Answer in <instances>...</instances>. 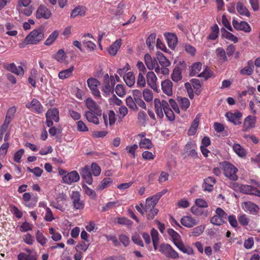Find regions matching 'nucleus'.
<instances>
[{
    "label": "nucleus",
    "instance_id": "2eb2a0df",
    "mask_svg": "<svg viewBox=\"0 0 260 260\" xmlns=\"http://www.w3.org/2000/svg\"><path fill=\"white\" fill-rule=\"evenodd\" d=\"M4 68L6 70L11 72L18 76H23L24 71L22 66L17 67L14 63H6L4 65Z\"/></svg>",
    "mask_w": 260,
    "mask_h": 260
},
{
    "label": "nucleus",
    "instance_id": "1a4fd4ad",
    "mask_svg": "<svg viewBox=\"0 0 260 260\" xmlns=\"http://www.w3.org/2000/svg\"><path fill=\"white\" fill-rule=\"evenodd\" d=\"M159 250L167 257L173 259H176L179 257V255L177 252H176L169 244H161L160 246Z\"/></svg>",
    "mask_w": 260,
    "mask_h": 260
},
{
    "label": "nucleus",
    "instance_id": "f03ea898",
    "mask_svg": "<svg viewBox=\"0 0 260 260\" xmlns=\"http://www.w3.org/2000/svg\"><path fill=\"white\" fill-rule=\"evenodd\" d=\"M219 166L225 177L232 181L238 180V176L237 173L238 170L234 165L228 161H223L220 162Z\"/></svg>",
    "mask_w": 260,
    "mask_h": 260
},
{
    "label": "nucleus",
    "instance_id": "052dcab7",
    "mask_svg": "<svg viewBox=\"0 0 260 260\" xmlns=\"http://www.w3.org/2000/svg\"><path fill=\"white\" fill-rule=\"evenodd\" d=\"M238 219L240 224L243 226H247L249 222V219L245 214L239 215L238 217Z\"/></svg>",
    "mask_w": 260,
    "mask_h": 260
},
{
    "label": "nucleus",
    "instance_id": "603ef678",
    "mask_svg": "<svg viewBox=\"0 0 260 260\" xmlns=\"http://www.w3.org/2000/svg\"><path fill=\"white\" fill-rule=\"evenodd\" d=\"M139 146L141 148L149 149L152 148V144L150 139L145 138L140 141Z\"/></svg>",
    "mask_w": 260,
    "mask_h": 260
},
{
    "label": "nucleus",
    "instance_id": "0e129e2a",
    "mask_svg": "<svg viewBox=\"0 0 260 260\" xmlns=\"http://www.w3.org/2000/svg\"><path fill=\"white\" fill-rule=\"evenodd\" d=\"M143 98L146 102H150L153 99V93L148 89H145L143 92Z\"/></svg>",
    "mask_w": 260,
    "mask_h": 260
},
{
    "label": "nucleus",
    "instance_id": "79ce46f5",
    "mask_svg": "<svg viewBox=\"0 0 260 260\" xmlns=\"http://www.w3.org/2000/svg\"><path fill=\"white\" fill-rule=\"evenodd\" d=\"M216 53L218 60L220 62H224L228 60L226 53L222 48L219 47L217 48L216 49Z\"/></svg>",
    "mask_w": 260,
    "mask_h": 260
},
{
    "label": "nucleus",
    "instance_id": "412c9836",
    "mask_svg": "<svg viewBox=\"0 0 260 260\" xmlns=\"http://www.w3.org/2000/svg\"><path fill=\"white\" fill-rule=\"evenodd\" d=\"M168 45L171 49H174L177 44V37L173 33L168 32L165 34Z\"/></svg>",
    "mask_w": 260,
    "mask_h": 260
},
{
    "label": "nucleus",
    "instance_id": "4c0bfd02",
    "mask_svg": "<svg viewBox=\"0 0 260 260\" xmlns=\"http://www.w3.org/2000/svg\"><path fill=\"white\" fill-rule=\"evenodd\" d=\"M202 64L200 62L193 63L189 68L190 76H194L198 74L202 69Z\"/></svg>",
    "mask_w": 260,
    "mask_h": 260
},
{
    "label": "nucleus",
    "instance_id": "49530a36",
    "mask_svg": "<svg viewBox=\"0 0 260 260\" xmlns=\"http://www.w3.org/2000/svg\"><path fill=\"white\" fill-rule=\"evenodd\" d=\"M36 238L37 242L42 246H44L47 242V239L39 230H38L36 233Z\"/></svg>",
    "mask_w": 260,
    "mask_h": 260
},
{
    "label": "nucleus",
    "instance_id": "f3484780",
    "mask_svg": "<svg viewBox=\"0 0 260 260\" xmlns=\"http://www.w3.org/2000/svg\"><path fill=\"white\" fill-rule=\"evenodd\" d=\"M79 179V175L76 171H71L64 175L62 177L63 182L68 184H71L73 183L77 182Z\"/></svg>",
    "mask_w": 260,
    "mask_h": 260
},
{
    "label": "nucleus",
    "instance_id": "8fccbe9b",
    "mask_svg": "<svg viewBox=\"0 0 260 260\" xmlns=\"http://www.w3.org/2000/svg\"><path fill=\"white\" fill-rule=\"evenodd\" d=\"M168 233L172 237L175 244L180 241V236L173 229H169L168 230Z\"/></svg>",
    "mask_w": 260,
    "mask_h": 260
},
{
    "label": "nucleus",
    "instance_id": "0eeeda50",
    "mask_svg": "<svg viewBox=\"0 0 260 260\" xmlns=\"http://www.w3.org/2000/svg\"><path fill=\"white\" fill-rule=\"evenodd\" d=\"M53 120L56 122L59 120V111L56 108L48 109L46 113V124L48 127L53 125Z\"/></svg>",
    "mask_w": 260,
    "mask_h": 260
},
{
    "label": "nucleus",
    "instance_id": "72a5a7b5",
    "mask_svg": "<svg viewBox=\"0 0 260 260\" xmlns=\"http://www.w3.org/2000/svg\"><path fill=\"white\" fill-rule=\"evenodd\" d=\"M84 116L89 122L93 123L95 124H98L99 123V120L97 117L98 115L93 112L85 111Z\"/></svg>",
    "mask_w": 260,
    "mask_h": 260
},
{
    "label": "nucleus",
    "instance_id": "de8ad7c7",
    "mask_svg": "<svg viewBox=\"0 0 260 260\" xmlns=\"http://www.w3.org/2000/svg\"><path fill=\"white\" fill-rule=\"evenodd\" d=\"M205 228V227L204 225H200L196 228H193L190 234V236L193 237L199 236L203 233Z\"/></svg>",
    "mask_w": 260,
    "mask_h": 260
},
{
    "label": "nucleus",
    "instance_id": "20e7f679",
    "mask_svg": "<svg viewBox=\"0 0 260 260\" xmlns=\"http://www.w3.org/2000/svg\"><path fill=\"white\" fill-rule=\"evenodd\" d=\"M228 214L220 207H217L215 214L211 218L210 222L215 225L220 226L226 222Z\"/></svg>",
    "mask_w": 260,
    "mask_h": 260
},
{
    "label": "nucleus",
    "instance_id": "4468645a",
    "mask_svg": "<svg viewBox=\"0 0 260 260\" xmlns=\"http://www.w3.org/2000/svg\"><path fill=\"white\" fill-rule=\"evenodd\" d=\"M25 107L38 114L41 113L44 111L43 106L39 101L36 99H34L31 102L27 103Z\"/></svg>",
    "mask_w": 260,
    "mask_h": 260
},
{
    "label": "nucleus",
    "instance_id": "a211bd4d",
    "mask_svg": "<svg viewBox=\"0 0 260 260\" xmlns=\"http://www.w3.org/2000/svg\"><path fill=\"white\" fill-rule=\"evenodd\" d=\"M256 122V117L252 115L247 116L243 122L242 131L246 132L250 129L253 128Z\"/></svg>",
    "mask_w": 260,
    "mask_h": 260
},
{
    "label": "nucleus",
    "instance_id": "aec40b11",
    "mask_svg": "<svg viewBox=\"0 0 260 260\" xmlns=\"http://www.w3.org/2000/svg\"><path fill=\"white\" fill-rule=\"evenodd\" d=\"M110 78L108 74L104 77L103 84L102 90L106 95H109L110 93L114 92V88L112 87V85L110 84Z\"/></svg>",
    "mask_w": 260,
    "mask_h": 260
},
{
    "label": "nucleus",
    "instance_id": "4d7b16f0",
    "mask_svg": "<svg viewBox=\"0 0 260 260\" xmlns=\"http://www.w3.org/2000/svg\"><path fill=\"white\" fill-rule=\"evenodd\" d=\"M145 74H143V73H139L137 84V86L140 88L145 87L146 85V80L144 76Z\"/></svg>",
    "mask_w": 260,
    "mask_h": 260
},
{
    "label": "nucleus",
    "instance_id": "864d4df0",
    "mask_svg": "<svg viewBox=\"0 0 260 260\" xmlns=\"http://www.w3.org/2000/svg\"><path fill=\"white\" fill-rule=\"evenodd\" d=\"M18 260H37L35 255L32 254H27L25 253H20L18 255Z\"/></svg>",
    "mask_w": 260,
    "mask_h": 260
},
{
    "label": "nucleus",
    "instance_id": "09e8293b",
    "mask_svg": "<svg viewBox=\"0 0 260 260\" xmlns=\"http://www.w3.org/2000/svg\"><path fill=\"white\" fill-rule=\"evenodd\" d=\"M156 35L155 34H150L146 41V44L148 47L152 49L154 48L155 43Z\"/></svg>",
    "mask_w": 260,
    "mask_h": 260
},
{
    "label": "nucleus",
    "instance_id": "473e14b6",
    "mask_svg": "<svg viewBox=\"0 0 260 260\" xmlns=\"http://www.w3.org/2000/svg\"><path fill=\"white\" fill-rule=\"evenodd\" d=\"M86 9L82 6H79L74 9L71 13V17L74 18L76 16H83L85 15Z\"/></svg>",
    "mask_w": 260,
    "mask_h": 260
},
{
    "label": "nucleus",
    "instance_id": "dca6fc26",
    "mask_svg": "<svg viewBox=\"0 0 260 260\" xmlns=\"http://www.w3.org/2000/svg\"><path fill=\"white\" fill-rule=\"evenodd\" d=\"M80 173L85 182L89 185L92 184L93 181L92 173L90 168L88 166H86L81 168L80 171Z\"/></svg>",
    "mask_w": 260,
    "mask_h": 260
},
{
    "label": "nucleus",
    "instance_id": "bf43d9fd",
    "mask_svg": "<svg viewBox=\"0 0 260 260\" xmlns=\"http://www.w3.org/2000/svg\"><path fill=\"white\" fill-rule=\"evenodd\" d=\"M126 104L129 108L134 110H137L135 100L134 101L131 96H129L126 99Z\"/></svg>",
    "mask_w": 260,
    "mask_h": 260
},
{
    "label": "nucleus",
    "instance_id": "3c124183",
    "mask_svg": "<svg viewBox=\"0 0 260 260\" xmlns=\"http://www.w3.org/2000/svg\"><path fill=\"white\" fill-rule=\"evenodd\" d=\"M219 28L217 24H215L211 27V32L208 36V39L211 40H215L218 37Z\"/></svg>",
    "mask_w": 260,
    "mask_h": 260
},
{
    "label": "nucleus",
    "instance_id": "69168bd1",
    "mask_svg": "<svg viewBox=\"0 0 260 260\" xmlns=\"http://www.w3.org/2000/svg\"><path fill=\"white\" fill-rule=\"evenodd\" d=\"M227 219L229 222L230 225L234 228H237L238 226V223L236 219V217L234 215H228Z\"/></svg>",
    "mask_w": 260,
    "mask_h": 260
},
{
    "label": "nucleus",
    "instance_id": "f257e3e1",
    "mask_svg": "<svg viewBox=\"0 0 260 260\" xmlns=\"http://www.w3.org/2000/svg\"><path fill=\"white\" fill-rule=\"evenodd\" d=\"M160 194H155L146 200V204L144 208L148 219H153L157 214L158 210L155 208V205L160 199Z\"/></svg>",
    "mask_w": 260,
    "mask_h": 260
},
{
    "label": "nucleus",
    "instance_id": "37998d69",
    "mask_svg": "<svg viewBox=\"0 0 260 260\" xmlns=\"http://www.w3.org/2000/svg\"><path fill=\"white\" fill-rule=\"evenodd\" d=\"M113 182V179L111 178H105L99 184L97 189L100 190L110 186Z\"/></svg>",
    "mask_w": 260,
    "mask_h": 260
},
{
    "label": "nucleus",
    "instance_id": "4be33fe9",
    "mask_svg": "<svg viewBox=\"0 0 260 260\" xmlns=\"http://www.w3.org/2000/svg\"><path fill=\"white\" fill-rule=\"evenodd\" d=\"M181 223L187 228H192L198 223V221L191 216L183 217L180 220Z\"/></svg>",
    "mask_w": 260,
    "mask_h": 260
},
{
    "label": "nucleus",
    "instance_id": "c85d7f7f",
    "mask_svg": "<svg viewBox=\"0 0 260 260\" xmlns=\"http://www.w3.org/2000/svg\"><path fill=\"white\" fill-rule=\"evenodd\" d=\"M156 58L161 67H168L171 65V62L169 59L159 51L156 52Z\"/></svg>",
    "mask_w": 260,
    "mask_h": 260
},
{
    "label": "nucleus",
    "instance_id": "a18cd8bd",
    "mask_svg": "<svg viewBox=\"0 0 260 260\" xmlns=\"http://www.w3.org/2000/svg\"><path fill=\"white\" fill-rule=\"evenodd\" d=\"M58 35L59 32L58 31H54L49 36L48 38L45 41L44 44L46 46L51 45L58 38Z\"/></svg>",
    "mask_w": 260,
    "mask_h": 260
},
{
    "label": "nucleus",
    "instance_id": "ea45409f",
    "mask_svg": "<svg viewBox=\"0 0 260 260\" xmlns=\"http://www.w3.org/2000/svg\"><path fill=\"white\" fill-rule=\"evenodd\" d=\"M175 245L180 250L184 253H187L189 255L193 254L192 248L190 247H186L181 241L177 243H175Z\"/></svg>",
    "mask_w": 260,
    "mask_h": 260
},
{
    "label": "nucleus",
    "instance_id": "5fc2aeb1",
    "mask_svg": "<svg viewBox=\"0 0 260 260\" xmlns=\"http://www.w3.org/2000/svg\"><path fill=\"white\" fill-rule=\"evenodd\" d=\"M179 103L181 109L184 111H186L190 106V101L186 98H181Z\"/></svg>",
    "mask_w": 260,
    "mask_h": 260
},
{
    "label": "nucleus",
    "instance_id": "a878e982",
    "mask_svg": "<svg viewBox=\"0 0 260 260\" xmlns=\"http://www.w3.org/2000/svg\"><path fill=\"white\" fill-rule=\"evenodd\" d=\"M254 72V63L252 60H249L247 63V66L242 68L240 73L242 75L250 76Z\"/></svg>",
    "mask_w": 260,
    "mask_h": 260
},
{
    "label": "nucleus",
    "instance_id": "6e6552de",
    "mask_svg": "<svg viewBox=\"0 0 260 260\" xmlns=\"http://www.w3.org/2000/svg\"><path fill=\"white\" fill-rule=\"evenodd\" d=\"M155 112L158 117L162 118L164 117V113L169 105L165 100L160 101L159 99H155L154 100Z\"/></svg>",
    "mask_w": 260,
    "mask_h": 260
},
{
    "label": "nucleus",
    "instance_id": "9b49d317",
    "mask_svg": "<svg viewBox=\"0 0 260 260\" xmlns=\"http://www.w3.org/2000/svg\"><path fill=\"white\" fill-rule=\"evenodd\" d=\"M85 104L87 108L89 110L88 111L93 112L97 115H102L101 108L92 98H88L85 101Z\"/></svg>",
    "mask_w": 260,
    "mask_h": 260
},
{
    "label": "nucleus",
    "instance_id": "7ed1b4c3",
    "mask_svg": "<svg viewBox=\"0 0 260 260\" xmlns=\"http://www.w3.org/2000/svg\"><path fill=\"white\" fill-rule=\"evenodd\" d=\"M44 38L43 31L40 28L35 29L28 35L24 40V42L19 45L20 48H23L28 44H37Z\"/></svg>",
    "mask_w": 260,
    "mask_h": 260
},
{
    "label": "nucleus",
    "instance_id": "39448f33",
    "mask_svg": "<svg viewBox=\"0 0 260 260\" xmlns=\"http://www.w3.org/2000/svg\"><path fill=\"white\" fill-rule=\"evenodd\" d=\"M235 189H238L240 192L246 194L254 195L260 197V190L255 187L246 184H241L238 183H234Z\"/></svg>",
    "mask_w": 260,
    "mask_h": 260
},
{
    "label": "nucleus",
    "instance_id": "6ab92c4d",
    "mask_svg": "<svg viewBox=\"0 0 260 260\" xmlns=\"http://www.w3.org/2000/svg\"><path fill=\"white\" fill-rule=\"evenodd\" d=\"M51 16L50 11L45 6H40L36 12V17L38 19H49Z\"/></svg>",
    "mask_w": 260,
    "mask_h": 260
},
{
    "label": "nucleus",
    "instance_id": "a19ab883",
    "mask_svg": "<svg viewBox=\"0 0 260 260\" xmlns=\"http://www.w3.org/2000/svg\"><path fill=\"white\" fill-rule=\"evenodd\" d=\"M53 58L59 63H63L67 58L64 51L61 49L53 55Z\"/></svg>",
    "mask_w": 260,
    "mask_h": 260
},
{
    "label": "nucleus",
    "instance_id": "58836bf2",
    "mask_svg": "<svg viewBox=\"0 0 260 260\" xmlns=\"http://www.w3.org/2000/svg\"><path fill=\"white\" fill-rule=\"evenodd\" d=\"M172 79L174 82H178L182 79V72L181 68L178 67H175L172 74Z\"/></svg>",
    "mask_w": 260,
    "mask_h": 260
},
{
    "label": "nucleus",
    "instance_id": "e2e57ef3",
    "mask_svg": "<svg viewBox=\"0 0 260 260\" xmlns=\"http://www.w3.org/2000/svg\"><path fill=\"white\" fill-rule=\"evenodd\" d=\"M116 206H119L120 204L118 203V202H110L107 203L105 206L103 207L102 211L105 212L108 211L110 209L113 208Z\"/></svg>",
    "mask_w": 260,
    "mask_h": 260
},
{
    "label": "nucleus",
    "instance_id": "2f4dec72",
    "mask_svg": "<svg viewBox=\"0 0 260 260\" xmlns=\"http://www.w3.org/2000/svg\"><path fill=\"white\" fill-rule=\"evenodd\" d=\"M186 152L189 155L193 157H197V152L196 150V146L191 142H188L185 147Z\"/></svg>",
    "mask_w": 260,
    "mask_h": 260
},
{
    "label": "nucleus",
    "instance_id": "b1692460",
    "mask_svg": "<svg viewBox=\"0 0 260 260\" xmlns=\"http://www.w3.org/2000/svg\"><path fill=\"white\" fill-rule=\"evenodd\" d=\"M173 83L169 79L165 80L161 82V89L164 93L168 96L173 94L172 91Z\"/></svg>",
    "mask_w": 260,
    "mask_h": 260
},
{
    "label": "nucleus",
    "instance_id": "13d9d810",
    "mask_svg": "<svg viewBox=\"0 0 260 260\" xmlns=\"http://www.w3.org/2000/svg\"><path fill=\"white\" fill-rule=\"evenodd\" d=\"M82 42L84 46L90 51H94L96 48V45L90 41L84 40Z\"/></svg>",
    "mask_w": 260,
    "mask_h": 260
},
{
    "label": "nucleus",
    "instance_id": "c756f323",
    "mask_svg": "<svg viewBox=\"0 0 260 260\" xmlns=\"http://www.w3.org/2000/svg\"><path fill=\"white\" fill-rule=\"evenodd\" d=\"M200 123V116L199 115H197L196 118L194 119L193 121H192L191 126H190L188 134L189 136H193L194 135L197 131V129L198 128V126L199 125Z\"/></svg>",
    "mask_w": 260,
    "mask_h": 260
},
{
    "label": "nucleus",
    "instance_id": "e433bc0d",
    "mask_svg": "<svg viewBox=\"0 0 260 260\" xmlns=\"http://www.w3.org/2000/svg\"><path fill=\"white\" fill-rule=\"evenodd\" d=\"M236 9L239 14L247 17L250 16V13L247 8L241 2H238L237 4Z\"/></svg>",
    "mask_w": 260,
    "mask_h": 260
},
{
    "label": "nucleus",
    "instance_id": "5701e85b",
    "mask_svg": "<svg viewBox=\"0 0 260 260\" xmlns=\"http://www.w3.org/2000/svg\"><path fill=\"white\" fill-rule=\"evenodd\" d=\"M147 82L149 86L154 90H157V85L156 84L157 78L153 72H148L147 74Z\"/></svg>",
    "mask_w": 260,
    "mask_h": 260
},
{
    "label": "nucleus",
    "instance_id": "423d86ee",
    "mask_svg": "<svg viewBox=\"0 0 260 260\" xmlns=\"http://www.w3.org/2000/svg\"><path fill=\"white\" fill-rule=\"evenodd\" d=\"M73 209L74 210H82L85 207L84 201L81 199V194L78 191H73L70 195Z\"/></svg>",
    "mask_w": 260,
    "mask_h": 260
},
{
    "label": "nucleus",
    "instance_id": "680f3d73",
    "mask_svg": "<svg viewBox=\"0 0 260 260\" xmlns=\"http://www.w3.org/2000/svg\"><path fill=\"white\" fill-rule=\"evenodd\" d=\"M83 188L85 190V193L91 199H94L96 197V193L95 191L91 188L88 187L86 185H83Z\"/></svg>",
    "mask_w": 260,
    "mask_h": 260
},
{
    "label": "nucleus",
    "instance_id": "f8f14e48",
    "mask_svg": "<svg viewBox=\"0 0 260 260\" xmlns=\"http://www.w3.org/2000/svg\"><path fill=\"white\" fill-rule=\"evenodd\" d=\"M87 83L92 94L96 98H100V92L98 89V86L100 84V81L95 78H90L87 80Z\"/></svg>",
    "mask_w": 260,
    "mask_h": 260
},
{
    "label": "nucleus",
    "instance_id": "7c9ffc66",
    "mask_svg": "<svg viewBox=\"0 0 260 260\" xmlns=\"http://www.w3.org/2000/svg\"><path fill=\"white\" fill-rule=\"evenodd\" d=\"M234 151L240 157H245L247 152L245 149L238 143H234L232 146Z\"/></svg>",
    "mask_w": 260,
    "mask_h": 260
},
{
    "label": "nucleus",
    "instance_id": "cd10ccee",
    "mask_svg": "<svg viewBox=\"0 0 260 260\" xmlns=\"http://www.w3.org/2000/svg\"><path fill=\"white\" fill-rule=\"evenodd\" d=\"M122 42L121 39L117 40L113 44L110 46L108 49V53L112 56H115L118 50L121 46Z\"/></svg>",
    "mask_w": 260,
    "mask_h": 260
},
{
    "label": "nucleus",
    "instance_id": "ddd939ff",
    "mask_svg": "<svg viewBox=\"0 0 260 260\" xmlns=\"http://www.w3.org/2000/svg\"><path fill=\"white\" fill-rule=\"evenodd\" d=\"M225 116L227 120L234 125H239L241 123L242 113L239 111H236L234 113L228 112L225 113Z\"/></svg>",
    "mask_w": 260,
    "mask_h": 260
},
{
    "label": "nucleus",
    "instance_id": "c03bdc74",
    "mask_svg": "<svg viewBox=\"0 0 260 260\" xmlns=\"http://www.w3.org/2000/svg\"><path fill=\"white\" fill-rule=\"evenodd\" d=\"M6 28L7 30L6 34L10 36H16L18 32L16 29L15 26L10 22H8L5 25Z\"/></svg>",
    "mask_w": 260,
    "mask_h": 260
},
{
    "label": "nucleus",
    "instance_id": "774afa93",
    "mask_svg": "<svg viewBox=\"0 0 260 260\" xmlns=\"http://www.w3.org/2000/svg\"><path fill=\"white\" fill-rule=\"evenodd\" d=\"M77 129L79 132H82L88 131V127L82 120H79L77 122Z\"/></svg>",
    "mask_w": 260,
    "mask_h": 260
},
{
    "label": "nucleus",
    "instance_id": "bb28decb",
    "mask_svg": "<svg viewBox=\"0 0 260 260\" xmlns=\"http://www.w3.org/2000/svg\"><path fill=\"white\" fill-rule=\"evenodd\" d=\"M145 63L149 70H153L157 66V60L155 58H152L149 54L147 53L144 56Z\"/></svg>",
    "mask_w": 260,
    "mask_h": 260
},
{
    "label": "nucleus",
    "instance_id": "c9c22d12",
    "mask_svg": "<svg viewBox=\"0 0 260 260\" xmlns=\"http://www.w3.org/2000/svg\"><path fill=\"white\" fill-rule=\"evenodd\" d=\"M74 69V66H71L69 68L61 71L58 73V77L60 79H65L69 78L73 75V72Z\"/></svg>",
    "mask_w": 260,
    "mask_h": 260
},
{
    "label": "nucleus",
    "instance_id": "393cba45",
    "mask_svg": "<svg viewBox=\"0 0 260 260\" xmlns=\"http://www.w3.org/2000/svg\"><path fill=\"white\" fill-rule=\"evenodd\" d=\"M216 180L213 177H208L204 179L203 187L206 191H211L213 189V186L216 183Z\"/></svg>",
    "mask_w": 260,
    "mask_h": 260
},
{
    "label": "nucleus",
    "instance_id": "6e6d98bb",
    "mask_svg": "<svg viewBox=\"0 0 260 260\" xmlns=\"http://www.w3.org/2000/svg\"><path fill=\"white\" fill-rule=\"evenodd\" d=\"M212 75L213 72L211 71V70L209 68L206 67V69L203 71V72L200 73L198 75V76L199 77H203L204 78L205 80H206L208 78L211 77Z\"/></svg>",
    "mask_w": 260,
    "mask_h": 260
},
{
    "label": "nucleus",
    "instance_id": "9d476101",
    "mask_svg": "<svg viewBox=\"0 0 260 260\" xmlns=\"http://www.w3.org/2000/svg\"><path fill=\"white\" fill-rule=\"evenodd\" d=\"M242 207L245 211L252 215H257L259 211V206L251 201L243 202Z\"/></svg>",
    "mask_w": 260,
    "mask_h": 260
},
{
    "label": "nucleus",
    "instance_id": "f704fd0d",
    "mask_svg": "<svg viewBox=\"0 0 260 260\" xmlns=\"http://www.w3.org/2000/svg\"><path fill=\"white\" fill-rule=\"evenodd\" d=\"M123 80L129 87L133 86L135 83V77L133 72H129L123 76Z\"/></svg>",
    "mask_w": 260,
    "mask_h": 260
},
{
    "label": "nucleus",
    "instance_id": "338daca9",
    "mask_svg": "<svg viewBox=\"0 0 260 260\" xmlns=\"http://www.w3.org/2000/svg\"><path fill=\"white\" fill-rule=\"evenodd\" d=\"M119 240L124 247L128 246L130 242L129 237L124 234H121L119 236Z\"/></svg>",
    "mask_w": 260,
    "mask_h": 260
}]
</instances>
